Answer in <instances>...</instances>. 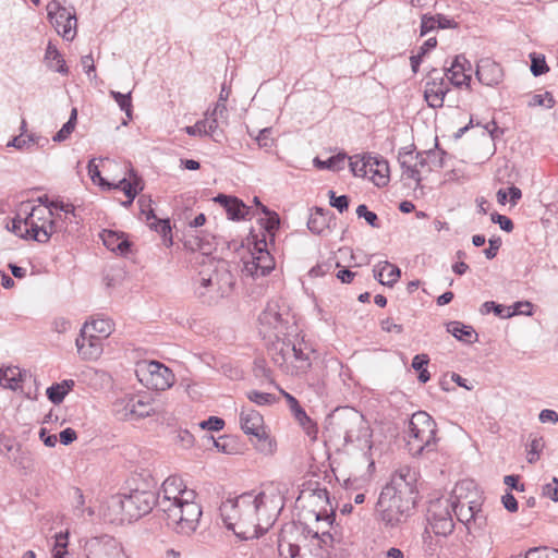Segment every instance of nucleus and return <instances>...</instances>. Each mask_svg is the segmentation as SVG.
I'll use <instances>...</instances> for the list:
<instances>
[{
    "mask_svg": "<svg viewBox=\"0 0 558 558\" xmlns=\"http://www.w3.org/2000/svg\"><path fill=\"white\" fill-rule=\"evenodd\" d=\"M182 497L177 504L163 505V512L171 529L179 534L191 535L199 524L202 508L195 501V492H186Z\"/></svg>",
    "mask_w": 558,
    "mask_h": 558,
    "instance_id": "5",
    "label": "nucleus"
},
{
    "mask_svg": "<svg viewBox=\"0 0 558 558\" xmlns=\"http://www.w3.org/2000/svg\"><path fill=\"white\" fill-rule=\"evenodd\" d=\"M243 272L251 277H263L262 269L257 265L255 251L252 252L250 259L244 260Z\"/></svg>",
    "mask_w": 558,
    "mask_h": 558,
    "instance_id": "54",
    "label": "nucleus"
},
{
    "mask_svg": "<svg viewBox=\"0 0 558 558\" xmlns=\"http://www.w3.org/2000/svg\"><path fill=\"white\" fill-rule=\"evenodd\" d=\"M308 229L316 234H323L327 228L326 219L322 213L317 211L315 215H312L308 222Z\"/></svg>",
    "mask_w": 558,
    "mask_h": 558,
    "instance_id": "53",
    "label": "nucleus"
},
{
    "mask_svg": "<svg viewBox=\"0 0 558 558\" xmlns=\"http://www.w3.org/2000/svg\"><path fill=\"white\" fill-rule=\"evenodd\" d=\"M123 495L129 522L138 520L157 506L156 494L151 490L135 488L131 489L129 494Z\"/></svg>",
    "mask_w": 558,
    "mask_h": 558,
    "instance_id": "15",
    "label": "nucleus"
},
{
    "mask_svg": "<svg viewBox=\"0 0 558 558\" xmlns=\"http://www.w3.org/2000/svg\"><path fill=\"white\" fill-rule=\"evenodd\" d=\"M329 459L330 456H326V458L322 461H317L314 456H311L307 474L317 481L324 480L331 482L333 476V468Z\"/></svg>",
    "mask_w": 558,
    "mask_h": 558,
    "instance_id": "29",
    "label": "nucleus"
},
{
    "mask_svg": "<svg viewBox=\"0 0 558 558\" xmlns=\"http://www.w3.org/2000/svg\"><path fill=\"white\" fill-rule=\"evenodd\" d=\"M73 498H74V511L77 517H83L85 510H84V504L85 498L83 495V492L80 488L73 489Z\"/></svg>",
    "mask_w": 558,
    "mask_h": 558,
    "instance_id": "64",
    "label": "nucleus"
},
{
    "mask_svg": "<svg viewBox=\"0 0 558 558\" xmlns=\"http://www.w3.org/2000/svg\"><path fill=\"white\" fill-rule=\"evenodd\" d=\"M454 22L441 14L436 15H423L421 22V36L428 34L435 29H445L454 27Z\"/></svg>",
    "mask_w": 558,
    "mask_h": 558,
    "instance_id": "31",
    "label": "nucleus"
},
{
    "mask_svg": "<svg viewBox=\"0 0 558 558\" xmlns=\"http://www.w3.org/2000/svg\"><path fill=\"white\" fill-rule=\"evenodd\" d=\"M47 17L56 32L64 40L72 41L77 34V19L74 10L61 5L58 0H51L47 7Z\"/></svg>",
    "mask_w": 558,
    "mask_h": 558,
    "instance_id": "14",
    "label": "nucleus"
},
{
    "mask_svg": "<svg viewBox=\"0 0 558 558\" xmlns=\"http://www.w3.org/2000/svg\"><path fill=\"white\" fill-rule=\"evenodd\" d=\"M531 72L534 76H539L549 71L546 64L545 57L543 54L532 53L531 54Z\"/></svg>",
    "mask_w": 558,
    "mask_h": 558,
    "instance_id": "50",
    "label": "nucleus"
},
{
    "mask_svg": "<svg viewBox=\"0 0 558 558\" xmlns=\"http://www.w3.org/2000/svg\"><path fill=\"white\" fill-rule=\"evenodd\" d=\"M542 494L544 497H548L553 501H558V480L557 477H553L550 483H547L543 486Z\"/></svg>",
    "mask_w": 558,
    "mask_h": 558,
    "instance_id": "61",
    "label": "nucleus"
},
{
    "mask_svg": "<svg viewBox=\"0 0 558 558\" xmlns=\"http://www.w3.org/2000/svg\"><path fill=\"white\" fill-rule=\"evenodd\" d=\"M448 332L454 338L465 342H472L474 330L471 326L463 325L459 322H452L448 325Z\"/></svg>",
    "mask_w": 558,
    "mask_h": 558,
    "instance_id": "40",
    "label": "nucleus"
},
{
    "mask_svg": "<svg viewBox=\"0 0 558 558\" xmlns=\"http://www.w3.org/2000/svg\"><path fill=\"white\" fill-rule=\"evenodd\" d=\"M104 245L112 252H120L124 254L129 250V242L124 238L123 233H119L112 230H104L100 233Z\"/></svg>",
    "mask_w": 558,
    "mask_h": 558,
    "instance_id": "33",
    "label": "nucleus"
},
{
    "mask_svg": "<svg viewBox=\"0 0 558 558\" xmlns=\"http://www.w3.org/2000/svg\"><path fill=\"white\" fill-rule=\"evenodd\" d=\"M449 88L442 76L430 75L426 82L424 97L428 106L432 108H440Z\"/></svg>",
    "mask_w": 558,
    "mask_h": 558,
    "instance_id": "22",
    "label": "nucleus"
},
{
    "mask_svg": "<svg viewBox=\"0 0 558 558\" xmlns=\"http://www.w3.org/2000/svg\"><path fill=\"white\" fill-rule=\"evenodd\" d=\"M148 226L163 238V240L167 242V245L172 244L171 227L169 220L156 218V220L150 221Z\"/></svg>",
    "mask_w": 558,
    "mask_h": 558,
    "instance_id": "45",
    "label": "nucleus"
},
{
    "mask_svg": "<svg viewBox=\"0 0 558 558\" xmlns=\"http://www.w3.org/2000/svg\"><path fill=\"white\" fill-rule=\"evenodd\" d=\"M202 429L221 430L225 427V421L218 416H210L209 418L199 423Z\"/></svg>",
    "mask_w": 558,
    "mask_h": 558,
    "instance_id": "60",
    "label": "nucleus"
},
{
    "mask_svg": "<svg viewBox=\"0 0 558 558\" xmlns=\"http://www.w3.org/2000/svg\"><path fill=\"white\" fill-rule=\"evenodd\" d=\"M477 80L486 86L498 85L504 78L500 65L492 59H482L476 66Z\"/></svg>",
    "mask_w": 558,
    "mask_h": 558,
    "instance_id": "21",
    "label": "nucleus"
},
{
    "mask_svg": "<svg viewBox=\"0 0 558 558\" xmlns=\"http://www.w3.org/2000/svg\"><path fill=\"white\" fill-rule=\"evenodd\" d=\"M77 110L75 108L72 109L70 119L52 137L54 142L61 143L69 138L76 125Z\"/></svg>",
    "mask_w": 558,
    "mask_h": 558,
    "instance_id": "42",
    "label": "nucleus"
},
{
    "mask_svg": "<svg viewBox=\"0 0 558 558\" xmlns=\"http://www.w3.org/2000/svg\"><path fill=\"white\" fill-rule=\"evenodd\" d=\"M289 312L278 301L267 303L258 317V330L265 339L281 341L280 337L286 335L288 329Z\"/></svg>",
    "mask_w": 558,
    "mask_h": 558,
    "instance_id": "11",
    "label": "nucleus"
},
{
    "mask_svg": "<svg viewBox=\"0 0 558 558\" xmlns=\"http://www.w3.org/2000/svg\"><path fill=\"white\" fill-rule=\"evenodd\" d=\"M45 60L47 65L56 72L61 74L68 73V66L65 65V61L57 47L49 43L45 52Z\"/></svg>",
    "mask_w": 558,
    "mask_h": 558,
    "instance_id": "35",
    "label": "nucleus"
},
{
    "mask_svg": "<svg viewBox=\"0 0 558 558\" xmlns=\"http://www.w3.org/2000/svg\"><path fill=\"white\" fill-rule=\"evenodd\" d=\"M26 372H22L19 367H2L0 377V386L16 390L20 388L21 383L25 380Z\"/></svg>",
    "mask_w": 558,
    "mask_h": 558,
    "instance_id": "34",
    "label": "nucleus"
},
{
    "mask_svg": "<svg viewBox=\"0 0 558 558\" xmlns=\"http://www.w3.org/2000/svg\"><path fill=\"white\" fill-rule=\"evenodd\" d=\"M26 227L29 228V239L39 243H47L49 239L58 233L60 225L53 221V210L48 204H39L33 206L31 211L26 215Z\"/></svg>",
    "mask_w": 558,
    "mask_h": 558,
    "instance_id": "10",
    "label": "nucleus"
},
{
    "mask_svg": "<svg viewBox=\"0 0 558 558\" xmlns=\"http://www.w3.org/2000/svg\"><path fill=\"white\" fill-rule=\"evenodd\" d=\"M480 311L484 315L489 314L490 312H494L496 315L505 317V315H506L505 312L507 310L502 305H500V304H496L493 301H487V302L482 304Z\"/></svg>",
    "mask_w": 558,
    "mask_h": 558,
    "instance_id": "63",
    "label": "nucleus"
},
{
    "mask_svg": "<svg viewBox=\"0 0 558 558\" xmlns=\"http://www.w3.org/2000/svg\"><path fill=\"white\" fill-rule=\"evenodd\" d=\"M437 425L424 411L412 414L407 436V450L410 453H430L437 450Z\"/></svg>",
    "mask_w": 558,
    "mask_h": 558,
    "instance_id": "7",
    "label": "nucleus"
},
{
    "mask_svg": "<svg viewBox=\"0 0 558 558\" xmlns=\"http://www.w3.org/2000/svg\"><path fill=\"white\" fill-rule=\"evenodd\" d=\"M26 217H16L12 220L11 231L23 239H29V227H26Z\"/></svg>",
    "mask_w": 558,
    "mask_h": 558,
    "instance_id": "56",
    "label": "nucleus"
},
{
    "mask_svg": "<svg viewBox=\"0 0 558 558\" xmlns=\"http://www.w3.org/2000/svg\"><path fill=\"white\" fill-rule=\"evenodd\" d=\"M350 169L355 177L369 180L377 187L386 186L390 181L388 161L371 154L350 157Z\"/></svg>",
    "mask_w": 558,
    "mask_h": 558,
    "instance_id": "9",
    "label": "nucleus"
},
{
    "mask_svg": "<svg viewBox=\"0 0 558 558\" xmlns=\"http://www.w3.org/2000/svg\"><path fill=\"white\" fill-rule=\"evenodd\" d=\"M69 533L60 532L56 535V542L53 547V558H64L66 555V546H68Z\"/></svg>",
    "mask_w": 558,
    "mask_h": 558,
    "instance_id": "49",
    "label": "nucleus"
},
{
    "mask_svg": "<svg viewBox=\"0 0 558 558\" xmlns=\"http://www.w3.org/2000/svg\"><path fill=\"white\" fill-rule=\"evenodd\" d=\"M554 105L555 100L549 93L533 95L529 101L530 107L545 106L546 108H551Z\"/></svg>",
    "mask_w": 558,
    "mask_h": 558,
    "instance_id": "57",
    "label": "nucleus"
},
{
    "mask_svg": "<svg viewBox=\"0 0 558 558\" xmlns=\"http://www.w3.org/2000/svg\"><path fill=\"white\" fill-rule=\"evenodd\" d=\"M307 493L310 494V497L317 499L322 504L320 508L322 507L327 508V506H329V508L331 507L330 499H329V493L326 487L319 486L318 481H315L314 483H312V481H310L308 487L303 488L301 490V494L298 499L302 498Z\"/></svg>",
    "mask_w": 558,
    "mask_h": 558,
    "instance_id": "37",
    "label": "nucleus"
},
{
    "mask_svg": "<svg viewBox=\"0 0 558 558\" xmlns=\"http://www.w3.org/2000/svg\"><path fill=\"white\" fill-rule=\"evenodd\" d=\"M78 355L83 360H97L102 353V340L93 335H81L75 341Z\"/></svg>",
    "mask_w": 558,
    "mask_h": 558,
    "instance_id": "24",
    "label": "nucleus"
},
{
    "mask_svg": "<svg viewBox=\"0 0 558 558\" xmlns=\"http://www.w3.org/2000/svg\"><path fill=\"white\" fill-rule=\"evenodd\" d=\"M315 520L317 523H322L315 531L307 530V534L312 535L313 538L319 539L322 543L327 544V542L332 541V536L329 532V529L333 524L336 513L332 507L325 508L322 507L318 511H314Z\"/></svg>",
    "mask_w": 558,
    "mask_h": 558,
    "instance_id": "19",
    "label": "nucleus"
},
{
    "mask_svg": "<svg viewBox=\"0 0 558 558\" xmlns=\"http://www.w3.org/2000/svg\"><path fill=\"white\" fill-rule=\"evenodd\" d=\"M325 444L340 451L372 449V429L362 413L351 407L335 409L325 418Z\"/></svg>",
    "mask_w": 558,
    "mask_h": 558,
    "instance_id": "3",
    "label": "nucleus"
},
{
    "mask_svg": "<svg viewBox=\"0 0 558 558\" xmlns=\"http://www.w3.org/2000/svg\"><path fill=\"white\" fill-rule=\"evenodd\" d=\"M154 411L151 404L137 396H134V420L150 415Z\"/></svg>",
    "mask_w": 558,
    "mask_h": 558,
    "instance_id": "48",
    "label": "nucleus"
},
{
    "mask_svg": "<svg viewBox=\"0 0 558 558\" xmlns=\"http://www.w3.org/2000/svg\"><path fill=\"white\" fill-rule=\"evenodd\" d=\"M515 314L532 315V304L527 301L517 302L513 307H508L505 317H511Z\"/></svg>",
    "mask_w": 558,
    "mask_h": 558,
    "instance_id": "59",
    "label": "nucleus"
},
{
    "mask_svg": "<svg viewBox=\"0 0 558 558\" xmlns=\"http://www.w3.org/2000/svg\"><path fill=\"white\" fill-rule=\"evenodd\" d=\"M193 284L198 298L217 303L232 292L234 279L225 263H210L198 272Z\"/></svg>",
    "mask_w": 558,
    "mask_h": 558,
    "instance_id": "4",
    "label": "nucleus"
},
{
    "mask_svg": "<svg viewBox=\"0 0 558 558\" xmlns=\"http://www.w3.org/2000/svg\"><path fill=\"white\" fill-rule=\"evenodd\" d=\"M114 416L122 421L134 420V396L124 395L112 403Z\"/></svg>",
    "mask_w": 558,
    "mask_h": 558,
    "instance_id": "32",
    "label": "nucleus"
},
{
    "mask_svg": "<svg viewBox=\"0 0 558 558\" xmlns=\"http://www.w3.org/2000/svg\"><path fill=\"white\" fill-rule=\"evenodd\" d=\"M425 166V160L418 156L408 154L401 160V178L409 186L417 187L421 182V168Z\"/></svg>",
    "mask_w": 558,
    "mask_h": 558,
    "instance_id": "23",
    "label": "nucleus"
},
{
    "mask_svg": "<svg viewBox=\"0 0 558 558\" xmlns=\"http://www.w3.org/2000/svg\"><path fill=\"white\" fill-rule=\"evenodd\" d=\"M247 398L258 405H270L277 401L274 395L256 390L247 392Z\"/></svg>",
    "mask_w": 558,
    "mask_h": 558,
    "instance_id": "51",
    "label": "nucleus"
},
{
    "mask_svg": "<svg viewBox=\"0 0 558 558\" xmlns=\"http://www.w3.org/2000/svg\"><path fill=\"white\" fill-rule=\"evenodd\" d=\"M40 136L35 134H27L24 136L21 133L19 136H15L12 141L8 143V146L15 147L17 149H29L34 145H39Z\"/></svg>",
    "mask_w": 558,
    "mask_h": 558,
    "instance_id": "44",
    "label": "nucleus"
},
{
    "mask_svg": "<svg viewBox=\"0 0 558 558\" xmlns=\"http://www.w3.org/2000/svg\"><path fill=\"white\" fill-rule=\"evenodd\" d=\"M330 205L337 208L340 213L348 209L349 199L345 195L336 196L333 191H329Z\"/></svg>",
    "mask_w": 558,
    "mask_h": 558,
    "instance_id": "62",
    "label": "nucleus"
},
{
    "mask_svg": "<svg viewBox=\"0 0 558 558\" xmlns=\"http://www.w3.org/2000/svg\"><path fill=\"white\" fill-rule=\"evenodd\" d=\"M73 387L74 380L65 379L62 380L61 383L53 384L52 386H50L47 389L46 393L48 399L52 403L60 404L64 400L65 396L72 390Z\"/></svg>",
    "mask_w": 558,
    "mask_h": 558,
    "instance_id": "36",
    "label": "nucleus"
},
{
    "mask_svg": "<svg viewBox=\"0 0 558 558\" xmlns=\"http://www.w3.org/2000/svg\"><path fill=\"white\" fill-rule=\"evenodd\" d=\"M374 277L384 286L392 287L400 278L401 271L400 269L385 260L380 262L377 265H375L374 269Z\"/></svg>",
    "mask_w": 558,
    "mask_h": 558,
    "instance_id": "28",
    "label": "nucleus"
},
{
    "mask_svg": "<svg viewBox=\"0 0 558 558\" xmlns=\"http://www.w3.org/2000/svg\"><path fill=\"white\" fill-rule=\"evenodd\" d=\"M284 487L267 483L258 493L246 492L222 501L219 511L223 523L238 536L258 537L276 522L284 507Z\"/></svg>",
    "mask_w": 558,
    "mask_h": 558,
    "instance_id": "1",
    "label": "nucleus"
},
{
    "mask_svg": "<svg viewBox=\"0 0 558 558\" xmlns=\"http://www.w3.org/2000/svg\"><path fill=\"white\" fill-rule=\"evenodd\" d=\"M471 63L463 56H457L447 71V77L454 86H469L471 82Z\"/></svg>",
    "mask_w": 558,
    "mask_h": 558,
    "instance_id": "25",
    "label": "nucleus"
},
{
    "mask_svg": "<svg viewBox=\"0 0 558 558\" xmlns=\"http://www.w3.org/2000/svg\"><path fill=\"white\" fill-rule=\"evenodd\" d=\"M349 468V477L345 480L347 488H363L374 480L376 466L372 456H354Z\"/></svg>",
    "mask_w": 558,
    "mask_h": 558,
    "instance_id": "16",
    "label": "nucleus"
},
{
    "mask_svg": "<svg viewBox=\"0 0 558 558\" xmlns=\"http://www.w3.org/2000/svg\"><path fill=\"white\" fill-rule=\"evenodd\" d=\"M345 159L347 157L344 154H338L336 156H331L327 160H320L319 158H315L314 165L318 169H329L332 171H339L344 168Z\"/></svg>",
    "mask_w": 558,
    "mask_h": 558,
    "instance_id": "41",
    "label": "nucleus"
},
{
    "mask_svg": "<svg viewBox=\"0 0 558 558\" xmlns=\"http://www.w3.org/2000/svg\"><path fill=\"white\" fill-rule=\"evenodd\" d=\"M100 166L101 163H97L96 158L89 160L87 169L90 180L101 186L104 190L119 189L123 191L128 197V201L123 202L122 204L124 206H130L133 203L135 196L144 187L142 179L136 173H134L133 169L130 168V165L123 166L125 173L129 172L130 178H126L125 175H108V178H104L100 174Z\"/></svg>",
    "mask_w": 558,
    "mask_h": 558,
    "instance_id": "8",
    "label": "nucleus"
},
{
    "mask_svg": "<svg viewBox=\"0 0 558 558\" xmlns=\"http://www.w3.org/2000/svg\"><path fill=\"white\" fill-rule=\"evenodd\" d=\"M248 207L239 198L233 197L228 205L227 214L228 217L232 220L244 219L248 214Z\"/></svg>",
    "mask_w": 558,
    "mask_h": 558,
    "instance_id": "43",
    "label": "nucleus"
},
{
    "mask_svg": "<svg viewBox=\"0 0 558 558\" xmlns=\"http://www.w3.org/2000/svg\"><path fill=\"white\" fill-rule=\"evenodd\" d=\"M430 524L433 531L438 535L450 534L454 527L451 514L448 510H446L442 517L436 518L434 515Z\"/></svg>",
    "mask_w": 558,
    "mask_h": 558,
    "instance_id": "39",
    "label": "nucleus"
},
{
    "mask_svg": "<svg viewBox=\"0 0 558 558\" xmlns=\"http://www.w3.org/2000/svg\"><path fill=\"white\" fill-rule=\"evenodd\" d=\"M264 246H266V243H256L254 250L257 265L262 269V276L268 275L275 268V259Z\"/></svg>",
    "mask_w": 558,
    "mask_h": 558,
    "instance_id": "38",
    "label": "nucleus"
},
{
    "mask_svg": "<svg viewBox=\"0 0 558 558\" xmlns=\"http://www.w3.org/2000/svg\"><path fill=\"white\" fill-rule=\"evenodd\" d=\"M138 206L141 210V215L145 217V220L147 223H149L153 220H156V215L154 213V209L151 208V199L150 197L146 195H142L138 201Z\"/></svg>",
    "mask_w": 558,
    "mask_h": 558,
    "instance_id": "52",
    "label": "nucleus"
},
{
    "mask_svg": "<svg viewBox=\"0 0 558 558\" xmlns=\"http://www.w3.org/2000/svg\"><path fill=\"white\" fill-rule=\"evenodd\" d=\"M474 488V483L472 481L465 480L457 483L452 490V511L454 512L458 520L462 523H465L466 525H469L472 521H477V519L471 514L470 508H466V504L463 500L468 499V495H464V492H470Z\"/></svg>",
    "mask_w": 558,
    "mask_h": 558,
    "instance_id": "17",
    "label": "nucleus"
},
{
    "mask_svg": "<svg viewBox=\"0 0 558 558\" xmlns=\"http://www.w3.org/2000/svg\"><path fill=\"white\" fill-rule=\"evenodd\" d=\"M262 211L266 216V222H265L266 230L268 232H274L275 230H277L279 228V223H280L279 216L276 213L270 211L266 206H262Z\"/></svg>",
    "mask_w": 558,
    "mask_h": 558,
    "instance_id": "58",
    "label": "nucleus"
},
{
    "mask_svg": "<svg viewBox=\"0 0 558 558\" xmlns=\"http://www.w3.org/2000/svg\"><path fill=\"white\" fill-rule=\"evenodd\" d=\"M241 429L256 438L262 444L260 449L269 452L277 450V442L270 436L269 430L264 424L263 415L254 409L243 408L239 414Z\"/></svg>",
    "mask_w": 558,
    "mask_h": 558,
    "instance_id": "12",
    "label": "nucleus"
},
{
    "mask_svg": "<svg viewBox=\"0 0 558 558\" xmlns=\"http://www.w3.org/2000/svg\"><path fill=\"white\" fill-rule=\"evenodd\" d=\"M228 119V110L227 106L221 105H215L213 109H208L205 114L204 119H202V122L205 124V130L207 131L208 136H211L215 138V141H218L216 138V135H219L221 131L219 130V122L222 123L227 122Z\"/></svg>",
    "mask_w": 558,
    "mask_h": 558,
    "instance_id": "26",
    "label": "nucleus"
},
{
    "mask_svg": "<svg viewBox=\"0 0 558 558\" xmlns=\"http://www.w3.org/2000/svg\"><path fill=\"white\" fill-rule=\"evenodd\" d=\"M84 335H93L102 340L111 335L113 331V324L109 318L98 317L82 327Z\"/></svg>",
    "mask_w": 558,
    "mask_h": 558,
    "instance_id": "30",
    "label": "nucleus"
},
{
    "mask_svg": "<svg viewBox=\"0 0 558 558\" xmlns=\"http://www.w3.org/2000/svg\"><path fill=\"white\" fill-rule=\"evenodd\" d=\"M417 472L410 466H401L392 475L379 495L377 510L386 526L395 527L404 523L411 515L417 497Z\"/></svg>",
    "mask_w": 558,
    "mask_h": 558,
    "instance_id": "2",
    "label": "nucleus"
},
{
    "mask_svg": "<svg viewBox=\"0 0 558 558\" xmlns=\"http://www.w3.org/2000/svg\"><path fill=\"white\" fill-rule=\"evenodd\" d=\"M356 215L359 218L365 219V221L373 228H379L377 215L374 211L368 210L366 205H359L356 208Z\"/></svg>",
    "mask_w": 558,
    "mask_h": 558,
    "instance_id": "55",
    "label": "nucleus"
},
{
    "mask_svg": "<svg viewBox=\"0 0 558 558\" xmlns=\"http://www.w3.org/2000/svg\"><path fill=\"white\" fill-rule=\"evenodd\" d=\"M186 492H194L189 489L180 476L171 475L167 477L161 486V492L156 496L157 506L163 511V505L177 504L183 499Z\"/></svg>",
    "mask_w": 558,
    "mask_h": 558,
    "instance_id": "18",
    "label": "nucleus"
},
{
    "mask_svg": "<svg viewBox=\"0 0 558 558\" xmlns=\"http://www.w3.org/2000/svg\"><path fill=\"white\" fill-rule=\"evenodd\" d=\"M102 517L106 521L113 524L129 522L125 512L124 495L116 494L110 496L102 506Z\"/></svg>",
    "mask_w": 558,
    "mask_h": 558,
    "instance_id": "20",
    "label": "nucleus"
},
{
    "mask_svg": "<svg viewBox=\"0 0 558 558\" xmlns=\"http://www.w3.org/2000/svg\"><path fill=\"white\" fill-rule=\"evenodd\" d=\"M50 206L53 210V221H57L60 225V229H58V233L66 232L68 225L73 222L74 215V206L72 204L64 203L62 201H51Z\"/></svg>",
    "mask_w": 558,
    "mask_h": 558,
    "instance_id": "27",
    "label": "nucleus"
},
{
    "mask_svg": "<svg viewBox=\"0 0 558 558\" xmlns=\"http://www.w3.org/2000/svg\"><path fill=\"white\" fill-rule=\"evenodd\" d=\"M135 373L138 380L150 389L166 390L174 384L171 369L157 361L138 363Z\"/></svg>",
    "mask_w": 558,
    "mask_h": 558,
    "instance_id": "13",
    "label": "nucleus"
},
{
    "mask_svg": "<svg viewBox=\"0 0 558 558\" xmlns=\"http://www.w3.org/2000/svg\"><path fill=\"white\" fill-rule=\"evenodd\" d=\"M295 420L300 423V425L306 430L307 435L314 434L313 438H315L316 428L311 418L307 416L305 411L299 407L292 411Z\"/></svg>",
    "mask_w": 558,
    "mask_h": 558,
    "instance_id": "47",
    "label": "nucleus"
},
{
    "mask_svg": "<svg viewBox=\"0 0 558 558\" xmlns=\"http://www.w3.org/2000/svg\"><path fill=\"white\" fill-rule=\"evenodd\" d=\"M312 350L303 342L298 344L286 341L274 343L271 359L286 374L299 376L305 374L311 365Z\"/></svg>",
    "mask_w": 558,
    "mask_h": 558,
    "instance_id": "6",
    "label": "nucleus"
},
{
    "mask_svg": "<svg viewBox=\"0 0 558 558\" xmlns=\"http://www.w3.org/2000/svg\"><path fill=\"white\" fill-rule=\"evenodd\" d=\"M131 92L122 94L120 92L110 90V96L116 100L122 111L125 112L129 119H132V97Z\"/></svg>",
    "mask_w": 558,
    "mask_h": 558,
    "instance_id": "46",
    "label": "nucleus"
}]
</instances>
